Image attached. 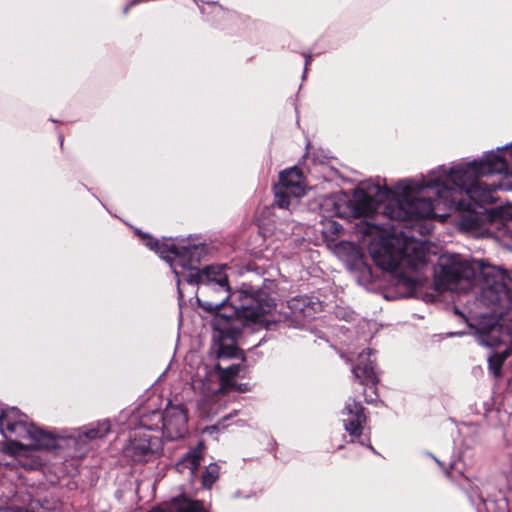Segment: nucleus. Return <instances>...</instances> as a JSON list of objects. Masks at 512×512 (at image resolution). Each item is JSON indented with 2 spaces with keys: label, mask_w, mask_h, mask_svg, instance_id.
<instances>
[{
  "label": "nucleus",
  "mask_w": 512,
  "mask_h": 512,
  "mask_svg": "<svg viewBox=\"0 0 512 512\" xmlns=\"http://www.w3.org/2000/svg\"><path fill=\"white\" fill-rule=\"evenodd\" d=\"M464 222H467V227H476L478 225L477 217L474 214H469L464 219Z\"/></svg>",
  "instance_id": "nucleus-20"
},
{
  "label": "nucleus",
  "mask_w": 512,
  "mask_h": 512,
  "mask_svg": "<svg viewBox=\"0 0 512 512\" xmlns=\"http://www.w3.org/2000/svg\"><path fill=\"white\" fill-rule=\"evenodd\" d=\"M217 369L219 370L218 375L205 374V378H203L200 371H198L195 378L192 380L193 389L199 390L204 395L227 390L239 392L247 391V384H237L234 379L235 376L240 373V365H231L227 368H222L220 365H217Z\"/></svg>",
  "instance_id": "nucleus-7"
},
{
  "label": "nucleus",
  "mask_w": 512,
  "mask_h": 512,
  "mask_svg": "<svg viewBox=\"0 0 512 512\" xmlns=\"http://www.w3.org/2000/svg\"><path fill=\"white\" fill-rule=\"evenodd\" d=\"M0 431L9 440L4 451L22 457L33 450H51L58 447L53 435L36 428L17 408H8L0 414Z\"/></svg>",
  "instance_id": "nucleus-5"
},
{
  "label": "nucleus",
  "mask_w": 512,
  "mask_h": 512,
  "mask_svg": "<svg viewBox=\"0 0 512 512\" xmlns=\"http://www.w3.org/2000/svg\"><path fill=\"white\" fill-rule=\"evenodd\" d=\"M110 431V423L105 420L97 423L95 426H91L83 432H79L76 436V441L82 444H86L87 441L102 438L106 436Z\"/></svg>",
  "instance_id": "nucleus-14"
},
{
  "label": "nucleus",
  "mask_w": 512,
  "mask_h": 512,
  "mask_svg": "<svg viewBox=\"0 0 512 512\" xmlns=\"http://www.w3.org/2000/svg\"><path fill=\"white\" fill-rule=\"evenodd\" d=\"M455 313L462 316V314L457 309H455Z\"/></svg>",
  "instance_id": "nucleus-22"
},
{
  "label": "nucleus",
  "mask_w": 512,
  "mask_h": 512,
  "mask_svg": "<svg viewBox=\"0 0 512 512\" xmlns=\"http://www.w3.org/2000/svg\"><path fill=\"white\" fill-rule=\"evenodd\" d=\"M342 417L344 428L349 435L359 437L362 434L363 424L366 422L362 405L352 399L347 400Z\"/></svg>",
  "instance_id": "nucleus-12"
},
{
  "label": "nucleus",
  "mask_w": 512,
  "mask_h": 512,
  "mask_svg": "<svg viewBox=\"0 0 512 512\" xmlns=\"http://www.w3.org/2000/svg\"><path fill=\"white\" fill-rule=\"evenodd\" d=\"M142 239L147 247L169 263L178 284L183 280L198 285L197 301L204 310L217 311L211 325L214 339L220 342L219 358L236 355L234 344L243 326L268 327L279 321L273 312L276 306L273 299L264 292H230L226 266L212 265L199 270L202 247L178 246L171 239L160 242L147 235Z\"/></svg>",
  "instance_id": "nucleus-2"
},
{
  "label": "nucleus",
  "mask_w": 512,
  "mask_h": 512,
  "mask_svg": "<svg viewBox=\"0 0 512 512\" xmlns=\"http://www.w3.org/2000/svg\"><path fill=\"white\" fill-rule=\"evenodd\" d=\"M499 332L498 327H492L488 332L480 333L478 335V341L484 346L495 347L502 342Z\"/></svg>",
  "instance_id": "nucleus-15"
},
{
  "label": "nucleus",
  "mask_w": 512,
  "mask_h": 512,
  "mask_svg": "<svg viewBox=\"0 0 512 512\" xmlns=\"http://www.w3.org/2000/svg\"><path fill=\"white\" fill-rule=\"evenodd\" d=\"M275 202L280 208H289L293 202L305 194L304 179L297 167L280 173L279 183L275 185Z\"/></svg>",
  "instance_id": "nucleus-8"
},
{
  "label": "nucleus",
  "mask_w": 512,
  "mask_h": 512,
  "mask_svg": "<svg viewBox=\"0 0 512 512\" xmlns=\"http://www.w3.org/2000/svg\"><path fill=\"white\" fill-rule=\"evenodd\" d=\"M506 359V353L496 354L489 357V368L493 372L495 377H498L501 373V367Z\"/></svg>",
  "instance_id": "nucleus-19"
},
{
  "label": "nucleus",
  "mask_w": 512,
  "mask_h": 512,
  "mask_svg": "<svg viewBox=\"0 0 512 512\" xmlns=\"http://www.w3.org/2000/svg\"><path fill=\"white\" fill-rule=\"evenodd\" d=\"M356 229L375 264L395 273L399 284L412 288L421 282L418 272L428 260L423 243L402 233L390 234L379 223L366 219L358 222Z\"/></svg>",
  "instance_id": "nucleus-3"
},
{
  "label": "nucleus",
  "mask_w": 512,
  "mask_h": 512,
  "mask_svg": "<svg viewBox=\"0 0 512 512\" xmlns=\"http://www.w3.org/2000/svg\"><path fill=\"white\" fill-rule=\"evenodd\" d=\"M187 410L181 404H169L164 412L152 411L141 417V424L149 429H162L168 440L183 438L188 431Z\"/></svg>",
  "instance_id": "nucleus-6"
},
{
  "label": "nucleus",
  "mask_w": 512,
  "mask_h": 512,
  "mask_svg": "<svg viewBox=\"0 0 512 512\" xmlns=\"http://www.w3.org/2000/svg\"><path fill=\"white\" fill-rule=\"evenodd\" d=\"M437 285L443 290L467 292L474 285L487 305L512 306V278L502 269L481 261H468L459 255L442 256Z\"/></svg>",
  "instance_id": "nucleus-4"
},
{
  "label": "nucleus",
  "mask_w": 512,
  "mask_h": 512,
  "mask_svg": "<svg viewBox=\"0 0 512 512\" xmlns=\"http://www.w3.org/2000/svg\"><path fill=\"white\" fill-rule=\"evenodd\" d=\"M178 512H206L199 502L192 500H184L177 507ZM149 512H172L170 510L154 508Z\"/></svg>",
  "instance_id": "nucleus-16"
},
{
  "label": "nucleus",
  "mask_w": 512,
  "mask_h": 512,
  "mask_svg": "<svg viewBox=\"0 0 512 512\" xmlns=\"http://www.w3.org/2000/svg\"><path fill=\"white\" fill-rule=\"evenodd\" d=\"M372 351L368 349L367 351H363L358 356V362L355 367H353L352 371L357 379H360L361 383H371L370 387L373 391V395H366L365 401L367 403H372L376 399L375 392V383H376V372L374 367V360L371 359Z\"/></svg>",
  "instance_id": "nucleus-11"
},
{
  "label": "nucleus",
  "mask_w": 512,
  "mask_h": 512,
  "mask_svg": "<svg viewBox=\"0 0 512 512\" xmlns=\"http://www.w3.org/2000/svg\"><path fill=\"white\" fill-rule=\"evenodd\" d=\"M22 465L26 468H29V469H34L36 468L38 465H40V462L36 461V460H32L31 463H25L23 462Z\"/></svg>",
  "instance_id": "nucleus-21"
},
{
  "label": "nucleus",
  "mask_w": 512,
  "mask_h": 512,
  "mask_svg": "<svg viewBox=\"0 0 512 512\" xmlns=\"http://www.w3.org/2000/svg\"><path fill=\"white\" fill-rule=\"evenodd\" d=\"M341 225L332 219H324L321 221V232L325 238L333 240L341 230Z\"/></svg>",
  "instance_id": "nucleus-17"
},
{
  "label": "nucleus",
  "mask_w": 512,
  "mask_h": 512,
  "mask_svg": "<svg viewBox=\"0 0 512 512\" xmlns=\"http://www.w3.org/2000/svg\"><path fill=\"white\" fill-rule=\"evenodd\" d=\"M508 154L509 162L492 152L449 170L441 166L427 179L402 180L394 189L386 188V216L395 220L442 217L436 212L441 206L476 212L481 204L493 201V191L512 190V146Z\"/></svg>",
  "instance_id": "nucleus-1"
},
{
  "label": "nucleus",
  "mask_w": 512,
  "mask_h": 512,
  "mask_svg": "<svg viewBox=\"0 0 512 512\" xmlns=\"http://www.w3.org/2000/svg\"><path fill=\"white\" fill-rule=\"evenodd\" d=\"M219 477V466L216 463H211L206 467L203 475H202V484L206 488H210L213 483Z\"/></svg>",
  "instance_id": "nucleus-18"
},
{
  "label": "nucleus",
  "mask_w": 512,
  "mask_h": 512,
  "mask_svg": "<svg viewBox=\"0 0 512 512\" xmlns=\"http://www.w3.org/2000/svg\"><path fill=\"white\" fill-rule=\"evenodd\" d=\"M287 306L290 316L299 324L314 318L322 310V303L308 296L294 297L287 302Z\"/></svg>",
  "instance_id": "nucleus-10"
},
{
  "label": "nucleus",
  "mask_w": 512,
  "mask_h": 512,
  "mask_svg": "<svg viewBox=\"0 0 512 512\" xmlns=\"http://www.w3.org/2000/svg\"><path fill=\"white\" fill-rule=\"evenodd\" d=\"M124 453L135 462L147 461L161 450V441L151 434V430L140 423Z\"/></svg>",
  "instance_id": "nucleus-9"
},
{
  "label": "nucleus",
  "mask_w": 512,
  "mask_h": 512,
  "mask_svg": "<svg viewBox=\"0 0 512 512\" xmlns=\"http://www.w3.org/2000/svg\"><path fill=\"white\" fill-rule=\"evenodd\" d=\"M204 444L199 442L197 447L190 450L176 465L179 472L188 470L191 477H194L203 458Z\"/></svg>",
  "instance_id": "nucleus-13"
}]
</instances>
